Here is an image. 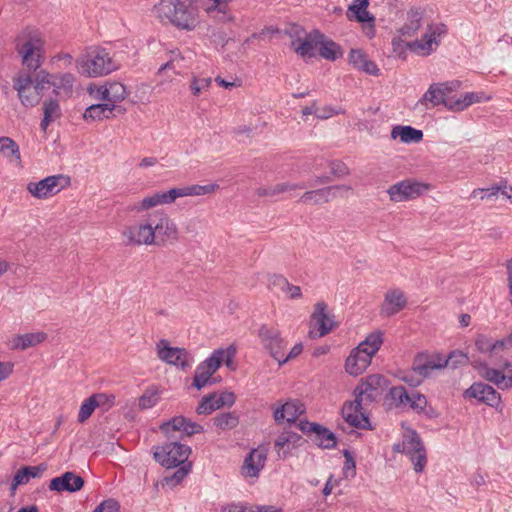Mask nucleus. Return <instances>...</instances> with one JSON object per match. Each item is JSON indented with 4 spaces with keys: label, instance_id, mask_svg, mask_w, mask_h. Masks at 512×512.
<instances>
[{
    "label": "nucleus",
    "instance_id": "1",
    "mask_svg": "<svg viewBox=\"0 0 512 512\" xmlns=\"http://www.w3.org/2000/svg\"><path fill=\"white\" fill-rule=\"evenodd\" d=\"M389 385V379L382 374H371L361 378L353 391L355 399L345 401L341 408L344 420L354 428L372 430L369 416L363 411L362 404L380 399Z\"/></svg>",
    "mask_w": 512,
    "mask_h": 512
},
{
    "label": "nucleus",
    "instance_id": "2",
    "mask_svg": "<svg viewBox=\"0 0 512 512\" xmlns=\"http://www.w3.org/2000/svg\"><path fill=\"white\" fill-rule=\"evenodd\" d=\"M155 11L159 18L168 20L181 30L192 31L198 24L197 10L192 0H161Z\"/></svg>",
    "mask_w": 512,
    "mask_h": 512
},
{
    "label": "nucleus",
    "instance_id": "3",
    "mask_svg": "<svg viewBox=\"0 0 512 512\" xmlns=\"http://www.w3.org/2000/svg\"><path fill=\"white\" fill-rule=\"evenodd\" d=\"M42 45V38L36 31L26 29L22 35L17 36L16 50L22 57L23 65L27 68L25 73L34 75L41 70V55L37 52L41 50Z\"/></svg>",
    "mask_w": 512,
    "mask_h": 512
},
{
    "label": "nucleus",
    "instance_id": "4",
    "mask_svg": "<svg viewBox=\"0 0 512 512\" xmlns=\"http://www.w3.org/2000/svg\"><path fill=\"white\" fill-rule=\"evenodd\" d=\"M77 70L87 77L107 75L116 69L109 53L104 48H98L77 60Z\"/></svg>",
    "mask_w": 512,
    "mask_h": 512
},
{
    "label": "nucleus",
    "instance_id": "5",
    "mask_svg": "<svg viewBox=\"0 0 512 512\" xmlns=\"http://www.w3.org/2000/svg\"><path fill=\"white\" fill-rule=\"evenodd\" d=\"M152 449L154 460L167 469L188 463V458L192 452L190 446L177 440L154 446Z\"/></svg>",
    "mask_w": 512,
    "mask_h": 512
},
{
    "label": "nucleus",
    "instance_id": "6",
    "mask_svg": "<svg viewBox=\"0 0 512 512\" xmlns=\"http://www.w3.org/2000/svg\"><path fill=\"white\" fill-rule=\"evenodd\" d=\"M153 221L154 246L166 247L174 245L179 241V230L176 223L164 211H154L151 213Z\"/></svg>",
    "mask_w": 512,
    "mask_h": 512
},
{
    "label": "nucleus",
    "instance_id": "7",
    "mask_svg": "<svg viewBox=\"0 0 512 512\" xmlns=\"http://www.w3.org/2000/svg\"><path fill=\"white\" fill-rule=\"evenodd\" d=\"M432 188L429 183L408 178L391 185L387 189V194L392 202H405L422 196Z\"/></svg>",
    "mask_w": 512,
    "mask_h": 512
},
{
    "label": "nucleus",
    "instance_id": "8",
    "mask_svg": "<svg viewBox=\"0 0 512 512\" xmlns=\"http://www.w3.org/2000/svg\"><path fill=\"white\" fill-rule=\"evenodd\" d=\"M71 179L64 174L51 175L37 182H29L27 191L37 199H47L70 186Z\"/></svg>",
    "mask_w": 512,
    "mask_h": 512
},
{
    "label": "nucleus",
    "instance_id": "9",
    "mask_svg": "<svg viewBox=\"0 0 512 512\" xmlns=\"http://www.w3.org/2000/svg\"><path fill=\"white\" fill-rule=\"evenodd\" d=\"M122 236L125 239L126 245H154L153 221H151V213H149L142 221L127 226L123 230Z\"/></svg>",
    "mask_w": 512,
    "mask_h": 512
},
{
    "label": "nucleus",
    "instance_id": "10",
    "mask_svg": "<svg viewBox=\"0 0 512 512\" xmlns=\"http://www.w3.org/2000/svg\"><path fill=\"white\" fill-rule=\"evenodd\" d=\"M257 336L262 347L269 353L274 360H279L282 352L287 348V341L282 337L278 328L267 324H262Z\"/></svg>",
    "mask_w": 512,
    "mask_h": 512
},
{
    "label": "nucleus",
    "instance_id": "11",
    "mask_svg": "<svg viewBox=\"0 0 512 512\" xmlns=\"http://www.w3.org/2000/svg\"><path fill=\"white\" fill-rule=\"evenodd\" d=\"M298 429L306 434L313 435L311 440L321 449H334L337 446V437L335 433L327 427L308 420H300L297 424Z\"/></svg>",
    "mask_w": 512,
    "mask_h": 512
},
{
    "label": "nucleus",
    "instance_id": "12",
    "mask_svg": "<svg viewBox=\"0 0 512 512\" xmlns=\"http://www.w3.org/2000/svg\"><path fill=\"white\" fill-rule=\"evenodd\" d=\"M158 357L169 365H173L186 370L191 367L193 357L185 349L180 347H172L168 341L162 339L157 344Z\"/></svg>",
    "mask_w": 512,
    "mask_h": 512
},
{
    "label": "nucleus",
    "instance_id": "13",
    "mask_svg": "<svg viewBox=\"0 0 512 512\" xmlns=\"http://www.w3.org/2000/svg\"><path fill=\"white\" fill-rule=\"evenodd\" d=\"M402 454L407 455L414 467V471L420 473L427 464L426 449L416 431L402 442Z\"/></svg>",
    "mask_w": 512,
    "mask_h": 512
},
{
    "label": "nucleus",
    "instance_id": "14",
    "mask_svg": "<svg viewBox=\"0 0 512 512\" xmlns=\"http://www.w3.org/2000/svg\"><path fill=\"white\" fill-rule=\"evenodd\" d=\"M32 84V75L24 71H20L13 78V88L17 91L21 104L26 108L37 106L41 100L40 94L31 90Z\"/></svg>",
    "mask_w": 512,
    "mask_h": 512
},
{
    "label": "nucleus",
    "instance_id": "15",
    "mask_svg": "<svg viewBox=\"0 0 512 512\" xmlns=\"http://www.w3.org/2000/svg\"><path fill=\"white\" fill-rule=\"evenodd\" d=\"M442 353L440 352H418L412 362L413 373L422 376L424 379L430 377L434 370L443 369Z\"/></svg>",
    "mask_w": 512,
    "mask_h": 512
},
{
    "label": "nucleus",
    "instance_id": "16",
    "mask_svg": "<svg viewBox=\"0 0 512 512\" xmlns=\"http://www.w3.org/2000/svg\"><path fill=\"white\" fill-rule=\"evenodd\" d=\"M448 29L444 23L438 24H429L427 27V31L422 36V40H414L412 42L407 43V47L415 53H419L420 51H425L424 55H429L432 51V44L439 45L438 37L445 35Z\"/></svg>",
    "mask_w": 512,
    "mask_h": 512
},
{
    "label": "nucleus",
    "instance_id": "17",
    "mask_svg": "<svg viewBox=\"0 0 512 512\" xmlns=\"http://www.w3.org/2000/svg\"><path fill=\"white\" fill-rule=\"evenodd\" d=\"M464 398H475L478 402L484 403L495 409L501 405V395L492 386L482 383L475 382L463 393Z\"/></svg>",
    "mask_w": 512,
    "mask_h": 512
},
{
    "label": "nucleus",
    "instance_id": "18",
    "mask_svg": "<svg viewBox=\"0 0 512 512\" xmlns=\"http://www.w3.org/2000/svg\"><path fill=\"white\" fill-rule=\"evenodd\" d=\"M160 430L168 437L171 438L170 433L181 431V439L183 436L191 437L194 434H199L204 432V428L202 425L191 421L190 419L180 415L171 418L170 420L162 423L160 425Z\"/></svg>",
    "mask_w": 512,
    "mask_h": 512
},
{
    "label": "nucleus",
    "instance_id": "19",
    "mask_svg": "<svg viewBox=\"0 0 512 512\" xmlns=\"http://www.w3.org/2000/svg\"><path fill=\"white\" fill-rule=\"evenodd\" d=\"M314 325L318 328V332L314 333L313 329H310L309 336L311 338L323 337L330 333L336 323L327 313V304L323 301L317 302L314 305V311L311 315V326Z\"/></svg>",
    "mask_w": 512,
    "mask_h": 512
},
{
    "label": "nucleus",
    "instance_id": "20",
    "mask_svg": "<svg viewBox=\"0 0 512 512\" xmlns=\"http://www.w3.org/2000/svg\"><path fill=\"white\" fill-rule=\"evenodd\" d=\"M85 485V480L80 475L72 471H66L58 477L50 480L49 489L55 492L75 493L80 491Z\"/></svg>",
    "mask_w": 512,
    "mask_h": 512
},
{
    "label": "nucleus",
    "instance_id": "21",
    "mask_svg": "<svg viewBox=\"0 0 512 512\" xmlns=\"http://www.w3.org/2000/svg\"><path fill=\"white\" fill-rule=\"evenodd\" d=\"M407 306V298L402 290L395 288L388 290L384 295V301L380 308V315L392 317Z\"/></svg>",
    "mask_w": 512,
    "mask_h": 512
},
{
    "label": "nucleus",
    "instance_id": "22",
    "mask_svg": "<svg viewBox=\"0 0 512 512\" xmlns=\"http://www.w3.org/2000/svg\"><path fill=\"white\" fill-rule=\"evenodd\" d=\"M179 197H181L179 188L156 192L153 195L143 198L138 205L134 206V210L144 211L160 204H171Z\"/></svg>",
    "mask_w": 512,
    "mask_h": 512
},
{
    "label": "nucleus",
    "instance_id": "23",
    "mask_svg": "<svg viewBox=\"0 0 512 512\" xmlns=\"http://www.w3.org/2000/svg\"><path fill=\"white\" fill-rule=\"evenodd\" d=\"M303 413H305V407L299 400H289L274 409L273 417L278 424L283 423L284 420L289 424H294Z\"/></svg>",
    "mask_w": 512,
    "mask_h": 512
},
{
    "label": "nucleus",
    "instance_id": "24",
    "mask_svg": "<svg viewBox=\"0 0 512 512\" xmlns=\"http://www.w3.org/2000/svg\"><path fill=\"white\" fill-rule=\"evenodd\" d=\"M372 357L361 349L353 348L345 361V370L352 376L362 374L371 364Z\"/></svg>",
    "mask_w": 512,
    "mask_h": 512
},
{
    "label": "nucleus",
    "instance_id": "25",
    "mask_svg": "<svg viewBox=\"0 0 512 512\" xmlns=\"http://www.w3.org/2000/svg\"><path fill=\"white\" fill-rule=\"evenodd\" d=\"M324 38V34L319 30L315 29L309 33L303 40L297 39L292 41V47L295 52L303 58H312L315 56V49L321 39Z\"/></svg>",
    "mask_w": 512,
    "mask_h": 512
},
{
    "label": "nucleus",
    "instance_id": "26",
    "mask_svg": "<svg viewBox=\"0 0 512 512\" xmlns=\"http://www.w3.org/2000/svg\"><path fill=\"white\" fill-rule=\"evenodd\" d=\"M266 461V453L253 449L244 459L242 466V474L246 477H257L264 468Z\"/></svg>",
    "mask_w": 512,
    "mask_h": 512
},
{
    "label": "nucleus",
    "instance_id": "27",
    "mask_svg": "<svg viewBox=\"0 0 512 512\" xmlns=\"http://www.w3.org/2000/svg\"><path fill=\"white\" fill-rule=\"evenodd\" d=\"M345 189L350 190L351 187L347 185H334L327 186L316 190L306 191L299 199V202L304 204H322L330 201L332 190Z\"/></svg>",
    "mask_w": 512,
    "mask_h": 512
},
{
    "label": "nucleus",
    "instance_id": "28",
    "mask_svg": "<svg viewBox=\"0 0 512 512\" xmlns=\"http://www.w3.org/2000/svg\"><path fill=\"white\" fill-rule=\"evenodd\" d=\"M454 98L447 96L440 83H433L430 85L428 90L424 93L422 98L419 100L420 103L426 104V102L432 103L433 106L440 104L444 105L450 110V105H453Z\"/></svg>",
    "mask_w": 512,
    "mask_h": 512
},
{
    "label": "nucleus",
    "instance_id": "29",
    "mask_svg": "<svg viewBox=\"0 0 512 512\" xmlns=\"http://www.w3.org/2000/svg\"><path fill=\"white\" fill-rule=\"evenodd\" d=\"M47 465L40 463L37 466H23L14 475L10 490L14 492L18 486L26 484L31 478H37L46 471Z\"/></svg>",
    "mask_w": 512,
    "mask_h": 512
},
{
    "label": "nucleus",
    "instance_id": "30",
    "mask_svg": "<svg viewBox=\"0 0 512 512\" xmlns=\"http://www.w3.org/2000/svg\"><path fill=\"white\" fill-rule=\"evenodd\" d=\"M423 15V11L419 8L410 9L407 12L406 22L398 30L400 35L405 37L414 36L422 25Z\"/></svg>",
    "mask_w": 512,
    "mask_h": 512
},
{
    "label": "nucleus",
    "instance_id": "31",
    "mask_svg": "<svg viewBox=\"0 0 512 512\" xmlns=\"http://www.w3.org/2000/svg\"><path fill=\"white\" fill-rule=\"evenodd\" d=\"M391 138H399L402 143H419L423 139L422 130L416 129L412 126L397 125L392 128Z\"/></svg>",
    "mask_w": 512,
    "mask_h": 512
},
{
    "label": "nucleus",
    "instance_id": "32",
    "mask_svg": "<svg viewBox=\"0 0 512 512\" xmlns=\"http://www.w3.org/2000/svg\"><path fill=\"white\" fill-rule=\"evenodd\" d=\"M110 118L111 112L108 102L92 104L83 113V119L86 122L102 121Z\"/></svg>",
    "mask_w": 512,
    "mask_h": 512
},
{
    "label": "nucleus",
    "instance_id": "33",
    "mask_svg": "<svg viewBox=\"0 0 512 512\" xmlns=\"http://www.w3.org/2000/svg\"><path fill=\"white\" fill-rule=\"evenodd\" d=\"M307 185L305 183H277L274 186L271 187H260L257 189L256 194L259 197H266V196H275L281 193H285L288 191L296 190V189H305Z\"/></svg>",
    "mask_w": 512,
    "mask_h": 512
},
{
    "label": "nucleus",
    "instance_id": "34",
    "mask_svg": "<svg viewBox=\"0 0 512 512\" xmlns=\"http://www.w3.org/2000/svg\"><path fill=\"white\" fill-rule=\"evenodd\" d=\"M358 4H351L347 10V18L352 20L355 18L358 22L364 23L373 21L374 17L367 11L369 0H355Z\"/></svg>",
    "mask_w": 512,
    "mask_h": 512
},
{
    "label": "nucleus",
    "instance_id": "35",
    "mask_svg": "<svg viewBox=\"0 0 512 512\" xmlns=\"http://www.w3.org/2000/svg\"><path fill=\"white\" fill-rule=\"evenodd\" d=\"M46 338L47 334L44 332L26 333L15 337L12 346L16 349L25 350L42 343Z\"/></svg>",
    "mask_w": 512,
    "mask_h": 512
},
{
    "label": "nucleus",
    "instance_id": "36",
    "mask_svg": "<svg viewBox=\"0 0 512 512\" xmlns=\"http://www.w3.org/2000/svg\"><path fill=\"white\" fill-rule=\"evenodd\" d=\"M383 343V332L380 330L374 331L366 336V338L358 344L357 349L362 352L369 353L373 357L380 349Z\"/></svg>",
    "mask_w": 512,
    "mask_h": 512
},
{
    "label": "nucleus",
    "instance_id": "37",
    "mask_svg": "<svg viewBox=\"0 0 512 512\" xmlns=\"http://www.w3.org/2000/svg\"><path fill=\"white\" fill-rule=\"evenodd\" d=\"M318 45H320L319 55L324 59L335 61L343 55L341 46L333 40L324 37Z\"/></svg>",
    "mask_w": 512,
    "mask_h": 512
},
{
    "label": "nucleus",
    "instance_id": "38",
    "mask_svg": "<svg viewBox=\"0 0 512 512\" xmlns=\"http://www.w3.org/2000/svg\"><path fill=\"white\" fill-rule=\"evenodd\" d=\"M484 93L482 92H466L463 96L456 98L453 105H450V110L460 112L474 103L482 101Z\"/></svg>",
    "mask_w": 512,
    "mask_h": 512
},
{
    "label": "nucleus",
    "instance_id": "39",
    "mask_svg": "<svg viewBox=\"0 0 512 512\" xmlns=\"http://www.w3.org/2000/svg\"><path fill=\"white\" fill-rule=\"evenodd\" d=\"M127 96L125 85L120 82H112L105 85L104 97L108 103H119Z\"/></svg>",
    "mask_w": 512,
    "mask_h": 512
},
{
    "label": "nucleus",
    "instance_id": "40",
    "mask_svg": "<svg viewBox=\"0 0 512 512\" xmlns=\"http://www.w3.org/2000/svg\"><path fill=\"white\" fill-rule=\"evenodd\" d=\"M34 90L40 94L41 98L44 95V91L53 88L54 84V74H50L44 69L39 70L36 74L32 75Z\"/></svg>",
    "mask_w": 512,
    "mask_h": 512
},
{
    "label": "nucleus",
    "instance_id": "41",
    "mask_svg": "<svg viewBox=\"0 0 512 512\" xmlns=\"http://www.w3.org/2000/svg\"><path fill=\"white\" fill-rule=\"evenodd\" d=\"M224 360V349H215L212 354L202 361L197 367L213 375L222 365Z\"/></svg>",
    "mask_w": 512,
    "mask_h": 512
},
{
    "label": "nucleus",
    "instance_id": "42",
    "mask_svg": "<svg viewBox=\"0 0 512 512\" xmlns=\"http://www.w3.org/2000/svg\"><path fill=\"white\" fill-rule=\"evenodd\" d=\"M410 397L404 386H394L389 389L385 399L395 407H401L409 404Z\"/></svg>",
    "mask_w": 512,
    "mask_h": 512
},
{
    "label": "nucleus",
    "instance_id": "43",
    "mask_svg": "<svg viewBox=\"0 0 512 512\" xmlns=\"http://www.w3.org/2000/svg\"><path fill=\"white\" fill-rule=\"evenodd\" d=\"M74 81L75 78L71 73L55 75L53 84L54 95H60L61 90H63L66 93V95H70L73 91Z\"/></svg>",
    "mask_w": 512,
    "mask_h": 512
},
{
    "label": "nucleus",
    "instance_id": "44",
    "mask_svg": "<svg viewBox=\"0 0 512 512\" xmlns=\"http://www.w3.org/2000/svg\"><path fill=\"white\" fill-rule=\"evenodd\" d=\"M443 367H450L456 369L459 366H464L469 363V357L461 350H453L448 355L442 353Z\"/></svg>",
    "mask_w": 512,
    "mask_h": 512
},
{
    "label": "nucleus",
    "instance_id": "45",
    "mask_svg": "<svg viewBox=\"0 0 512 512\" xmlns=\"http://www.w3.org/2000/svg\"><path fill=\"white\" fill-rule=\"evenodd\" d=\"M104 398L103 395H91L83 401L78 413V422L84 423L93 414L94 410L99 407L98 399Z\"/></svg>",
    "mask_w": 512,
    "mask_h": 512
},
{
    "label": "nucleus",
    "instance_id": "46",
    "mask_svg": "<svg viewBox=\"0 0 512 512\" xmlns=\"http://www.w3.org/2000/svg\"><path fill=\"white\" fill-rule=\"evenodd\" d=\"M213 422L221 430H231L239 424V416L234 412L220 413L213 418Z\"/></svg>",
    "mask_w": 512,
    "mask_h": 512
},
{
    "label": "nucleus",
    "instance_id": "47",
    "mask_svg": "<svg viewBox=\"0 0 512 512\" xmlns=\"http://www.w3.org/2000/svg\"><path fill=\"white\" fill-rule=\"evenodd\" d=\"M219 188V185L216 183H210L206 185L194 184L186 187L179 188L181 197L184 196H201L214 192Z\"/></svg>",
    "mask_w": 512,
    "mask_h": 512
},
{
    "label": "nucleus",
    "instance_id": "48",
    "mask_svg": "<svg viewBox=\"0 0 512 512\" xmlns=\"http://www.w3.org/2000/svg\"><path fill=\"white\" fill-rule=\"evenodd\" d=\"M178 469L170 476H165L163 478V484L167 485L171 488L177 486L180 484L184 478L187 476V474L191 471L192 463L188 462L184 465H180L177 467Z\"/></svg>",
    "mask_w": 512,
    "mask_h": 512
},
{
    "label": "nucleus",
    "instance_id": "49",
    "mask_svg": "<svg viewBox=\"0 0 512 512\" xmlns=\"http://www.w3.org/2000/svg\"><path fill=\"white\" fill-rule=\"evenodd\" d=\"M0 153L6 157H12L17 161L21 160L19 145L10 137H0Z\"/></svg>",
    "mask_w": 512,
    "mask_h": 512
},
{
    "label": "nucleus",
    "instance_id": "50",
    "mask_svg": "<svg viewBox=\"0 0 512 512\" xmlns=\"http://www.w3.org/2000/svg\"><path fill=\"white\" fill-rule=\"evenodd\" d=\"M217 402H218L217 393L214 392V393L205 395L201 399V401L199 402V404L196 408L197 414L208 415V414H211L212 412L220 409V407H215L218 404Z\"/></svg>",
    "mask_w": 512,
    "mask_h": 512
},
{
    "label": "nucleus",
    "instance_id": "51",
    "mask_svg": "<svg viewBox=\"0 0 512 512\" xmlns=\"http://www.w3.org/2000/svg\"><path fill=\"white\" fill-rule=\"evenodd\" d=\"M159 401V392L155 389H146L143 395L139 398L138 406L141 410H146L154 407Z\"/></svg>",
    "mask_w": 512,
    "mask_h": 512
},
{
    "label": "nucleus",
    "instance_id": "52",
    "mask_svg": "<svg viewBox=\"0 0 512 512\" xmlns=\"http://www.w3.org/2000/svg\"><path fill=\"white\" fill-rule=\"evenodd\" d=\"M409 407L418 414L425 411L428 405L427 398L424 394L416 391L411 394Z\"/></svg>",
    "mask_w": 512,
    "mask_h": 512
},
{
    "label": "nucleus",
    "instance_id": "53",
    "mask_svg": "<svg viewBox=\"0 0 512 512\" xmlns=\"http://www.w3.org/2000/svg\"><path fill=\"white\" fill-rule=\"evenodd\" d=\"M43 115L53 120L61 116V109L57 99L50 98L43 102Z\"/></svg>",
    "mask_w": 512,
    "mask_h": 512
},
{
    "label": "nucleus",
    "instance_id": "54",
    "mask_svg": "<svg viewBox=\"0 0 512 512\" xmlns=\"http://www.w3.org/2000/svg\"><path fill=\"white\" fill-rule=\"evenodd\" d=\"M328 166L331 170V174L335 178H343L350 174V169L348 166L341 160H331L328 162Z\"/></svg>",
    "mask_w": 512,
    "mask_h": 512
},
{
    "label": "nucleus",
    "instance_id": "55",
    "mask_svg": "<svg viewBox=\"0 0 512 512\" xmlns=\"http://www.w3.org/2000/svg\"><path fill=\"white\" fill-rule=\"evenodd\" d=\"M211 374L207 371H203L199 367H196L194 372L192 386L197 390H201L211 381Z\"/></svg>",
    "mask_w": 512,
    "mask_h": 512
},
{
    "label": "nucleus",
    "instance_id": "56",
    "mask_svg": "<svg viewBox=\"0 0 512 512\" xmlns=\"http://www.w3.org/2000/svg\"><path fill=\"white\" fill-rule=\"evenodd\" d=\"M502 192V194H505V191L502 190V188L500 186H492L490 188H479V189H475L473 192H472V196L473 197H478L483 200V199H493L495 197L498 196L499 192Z\"/></svg>",
    "mask_w": 512,
    "mask_h": 512
},
{
    "label": "nucleus",
    "instance_id": "57",
    "mask_svg": "<svg viewBox=\"0 0 512 512\" xmlns=\"http://www.w3.org/2000/svg\"><path fill=\"white\" fill-rule=\"evenodd\" d=\"M475 346L481 353H489L491 356L494 354L492 339L483 334L477 336L475 340Z\"/></svg>",
    "mask_w": 512,
    "mask_h": 512
},
{
    "label": "nucleus",
    "instance_id": "58",
    "mask_svg": "<svg viewBox=\"0 0 512 512\" xmlns=\"http://www.w3.org/2000/svg\"><path fill=\"white\" fill-rule=\"evenodd\" d=\"M343 455L345 457L343 474L345 477H354L356 475V463L354 457L352 453L347 449L343 450Z\"/></svg>",
    "mask_w": 512,
    "mask_h": 512
},
{
    "label": "nucleus",
    "instance_id": "59",
    "mask_svg": "<svg viewBox=\"0 0 512 512\" xmlns=\"http://www.w3.org/2000/svg\"><path fill=\"white\" fill-rule=\"evenodd\" d=\"M120 503L114 498H108L102 501L92 512H119Z\"/></svg>",
    "mask_w": 512,
    "mask_h": 512
},
{
    "label": "nucleus",
    "instance_id": "60",
    "mask_svg": "<svg viewBox=\"0 0 512 512\" xmlns=\"http://www.w3.org/2000/svg\"><path fill=\"white\" fill-rule=\"evenodd\" d=\"M211 84V78H201L198 79L196 76H193L190 89L193 95L198 96L202 90L207 89Z\"/></svg>",
    "mask_w": 512,
    "mask_h": 512
},
{
    "label": "nucleus",
    "instance_id": "61",
    "mask_svg": "<svg viewBox=\"0 0 512 512\" xmlns=\"http://www.w3.org/2000/svg\"><path fill=\"white\" fill-rule=\"evenodd\" d=\"M366 58L365 53L361 49H351L348 55L349 64L357 70L360 69L361 64H363Z\"/></svg>",
    "mask_w": 512,
    "mask_h": 512
},
{
    "label": "nucleus",
    "instance_id": "62",
    "mask_svg": "<svg viewBox=\"0 0 512 512\" xmlns=\"http://www.w3.org/2000/svg\"><path fill=\"white\" fill-rule=\"evenodd\" d=\"M302 351H303L302 343H296L290 349L289 353L286 356H285V352H282L281 357L279 358V360H277L279 366H282L285 363H287L289 360L296 358L297 356H299L302 353Z\"/></svg>",
    "mask_w": 512,
    "mask_h": 512
},
{
    "label": "nucleus",
    "instance_id": "63",
    "mask_svg": "<svg viewBox=\"0 0 512 512\" xmlns=\"http://www.w3.org/2000/svg\"><path fill=\"white\" fill-rule=\"evenodd\" d=\"M217 398H218V402H217L218 404L216 407H220V408H222L224 406L231 407L234 405L235 400H236L235 394L230 391L222 392L219 395L217 394Z\"/></svg>",
    "mask_w": 512,
    "mask_h": 512
},
{
    "label": "nucleus",
    "instance_id": "64",
    "mask_svg": "<svg viewBox=\"0 0 512 512\" xmlns=\"http://www.w3.org/2000/svg\"><path fill=\"white\" fill-rule=\"evenodd\" d=\"M494 354L500 350H509L512 348V333L503 339L493 341Z\"/></svg>",
    "mask_w": 512,
    "mask_h": 512
}]
</instances>
